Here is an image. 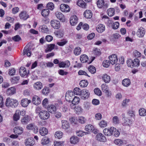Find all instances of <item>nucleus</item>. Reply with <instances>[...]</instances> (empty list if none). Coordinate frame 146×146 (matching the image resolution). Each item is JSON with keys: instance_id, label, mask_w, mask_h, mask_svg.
Wrapping results in <instances>:
<instances>
[{"instance_id": "obj_1", "label": "nucleus", "mask_w": 146, "mask_h": 146, "mask_svg": "<svg viewBox=\"0 0 146 146\" xmlns=\"http://www.w3.org/2000/svg\"><path fill=\"white\" fill-rule=\"evenodd\" d=\"M39 108H37L36 109V112L39 113V116L40 119L43 120H46L50 117L49 113L46 111H40Z\"/></svg>"}, {"instance_id": "obj_2", "label": "nucleus", "mask_w": 146, "mask_h": 146, "mask_svg": "<svg viewBox=\"0 0 146 146\" xmlns=\"http://www.w3.org/2000/svg\"><path fill=\"white\" fill-rule=\"evenodd\" d=\"M18 104V101L16 100L10 98H7L6 100L5 105L7 107L15 108L17 106Z\"/></svg>"}, {"instance_id": "obj_3", "label": "nucleus", "mask_w": 146, "mask_h": 146, "mask_svg": "<svg viewBox=\"0 0 146 146\" xmlns=\"http://www.w3.org/2000/svg\"><path fill=\"white\" fill-rule=\"evenodd\" d=\"M97 5L99 8H101L103 7L106 8L108 7L109 5L107 2H104V0H98Z\"/></svg>"}, {"instance_id": "obj_4", "label": "nucleus", "mask_w": 146, "mask_h": 146, "mask_svg": "<svg viewBox=\"0 0 146 146\" xmlns=\"http://www.w3.org/2000/svg\"><path fill=\"white\" fill-rule=\"evenodd\" d=\"M24 144L26 146H33L35 144L33 138L29 137L26 139L25 140Z\"/></svg>"}, {"instance_id": "obj_5", "label": "nucleus", "mask_w": 146, "mask_h": 146, "mask_svg": "<svg viewBox=\"0 0 146 146\" xmlns=\"http://www.w3.org/2000/svg\"><path fill=\"white\" fill-rule=\"evenodd\" d=\"M74 96L73 92L71 91H68L66 94L65 99L67 101L72 102Z\"/></svg>"}, {"instance_id": "obj_6", "label": "nucleus", "mask_w": 146, "mask_h": 146, "mask_svg": "<svg viewBox=\"0 0 146 146\" xmlns=\"http://www.w3.org/2000/svg\"><path fill=\"white\" fill-rule=\"evenodd\" d=\"M89 95V91L86 89H84L82 91L80 96L82 99L85 100L88 98Z\"/></svg>"}, {"instance_id": "obj_7", "label": "nucleus", "mask_w": 146, "mask_h": 146, "mask_svg": "<svg viewBox=\"0 0 146 146\" xmlns=\"http://www.w3.org/2000/svg\"><path fill=\"white\" fill-rule=\"evenodd\" d=\"M51 26L55 29H58L60 26V22L56 20H52L50 22Z\"/></svg>"}, {"instance_id": "obj_8", "label": "nucleus", "mask_w": 146, "mask_h": 146, "mask_svg": "<svg viewBox=\"0 0 146 146\" xmlns=\"http://www.w3.org/2000/svg\"><path fill=\"white\" fill-rule=\"evenodd\" d=\"M19 17L21 19L25 20L29 18V16L25 11H22L19 14Z\"/></svg>"}, {"instance_id": "obj_9", "label": "nucleus", "mask_w": 146, "mask_h": 146, "mask_svg": "<svg viewBox=\"0 0 146 146\" xmlns=\"http://www.w3.org/2000/svg\"><path fill=\"white\" fill-rule=\"evenodd\" d=\"M109 58L111 64L112 65L115 64L117 62L118 60L117 56L115 54H113L109 56Z\"/></svg>"}, {"instance_id": "obj_10", "label": "nucleus", "mask_w": 146, "mask_h": 146, "mask_svg": "<svg viewBox=\"0 0 146 146\" xmlns=\"http://www.w3.org/2000/svg\"><path fill=\"white\" fill-rule=\"evenodd\" d=\"M145 33V31L144 28L142 27H140L139 28L137 32V36L139 38L143 37Z\"/></svg>"}, {"instance_id": "obj_11", "label": "nucleus", "mask_w": 146, "mask_h": 146, "mask_svg": "<svg viewBox=\"0 0 146 146\" xmlns=\"http://www.w3.org/2000/svg\"><path fill=\"white\" fill-rule=\"evenodd\" d=\"M78 22V18L75 15L71 16L70 19V23L71 25L74 26L76 25Z\"/></svg>"}, {"instance_id": "obj_12", "label": "nucleus", "mask_w": 146, "mask_h": 146, "mask_svg": "<svg viewBox=\"0 0 146 146\" xmlns=\"http://www.w3.org/2000/svg\"><path fill=\"white\" fill-rule=\"evenodd\" d=\"M109 26H111L112 28L114 29H117L119 26V23L118 22H116L114 23H112L111 21L109 20L107 23Z\"/></svg>"}, {"instance_id": "obj_13", "label": "nucleus", "mask_w": 146, "mask_h": 146, "mask_svg": "<svg viewBox=\"0 0 146 146\" xmlns=\"http://www.w3.org/2000/svg\"><path fill=\"white\" fill-rule=\"evenodd\" d=\"M101 88L102 91L106 93L108 96H110L111 94H110L109 91V88L107 85L105 84H102Z\"/></svg>"}, {"instance_id": "obj_14", "label": "nucleus", "mask_w": 146, "mask_h": 146, "mask_svg": "<svg viewBox=\"0 0 146 146\" xmlns=\"http://www.w3.org/2000/svg\"><path fill=\"white\" fill-rule=\"evenodd\" d=\"M122 125L124 126H129L132 123V121L127 117H123Z\"/></svg>"}, {"instance_id": "obj_15", "label": "nucleus", "mask_w": 146, "mask_h": 146, "mask_svg": "<svg viewBox=\"0 0 146 146\" xmlns=\"http://www.w3.org/2000/svg\"><path fill=\"white\" fill-rule=\"evenodd\" d=\"M60 8L62 12H67L70 10L69 6L64 4H62L60 5Z\"/></svg>"}, {"instance_id": "obj_16", "label": "nucleus", "mask_w": 146, "mask_h": 146, "mask_svg": "<svg viewBox=\"0 0 146 146\" xmlns=\"http://www.w3.org/2000/svg\"><path fill=\"white\" fill-rule=\"evenodd\" d=\"M55 15L57 18L62 22L65 21V17L64 15L61 12H56L55 13Z\"/></svg>"}, {"instance_id": "obj_17", "label": "nucleus", "mask_w": 146, "mask_h": 146, "mask_svg": "<svg viewBox=\"0 0 146 146\" xmlns=\"http://www.w3.org/2000/svg\"><path fill=\"white\" fill-rule=\"evenodd\" d=\"M96 138L97 140L100 141L104 142L106 140L105 137L101 133L97 134Z\"/></svg>"}, {"instance_id": "obj_18", "label": "nucleus", "mask_w": 146, "mask_h": 146, "mask_svg": "<svg viewBox=\"0 0 146 146\" xmlns=\"http://www.w3.org/2000/svg\"><path fill=\"white\" fill-rule=\"evenodd\" d=\"M32 102L34 104L38 105L40 103L41 101L39 97L35 96L33 98Z\"/></svg>"}, {"instance_id": "obj_19", "label": "nucleus", "mask_w": 146, "mask_h": 146, "mask_svg": "<svg viewBox=\"0 0 146 146\" xmlns=\"http://www.w3.org/2000/svg\"><path fill=\"white\" fill-rule=\"evenodd\" d=\"M59 66L60 68H68L70 65V62L66 61L65 62H62L59 63Z\"/></svg>"}, {"instance_id": "obj_20", "label": "nucleus", "mask_w": 146, "mask_h": 146, "mask_svg": "<svg viewBox=\"0 0 146 146\" xmlns=\"http://www.w3.org/2000/svg\"><path fill=\"white\" fill-rule=\"evenodd\" d=\"M62 129H67L69 128L70 126V124L66 120H62Z\"/></svg>"}, {"instance_id": "obj_21", "label": "nucleus", "mask_w": 146, "mask_h": 146, "mask_svg": "<svg viewBox=\"0 0 146 146\" xmlns=\"http://www.w3.org/2000/svg\"><path fill=\"white\" fill-rule=\"evenodd\" d=\"M112 128L111 127L109 128H105L103 130V133L104 135L106 136H110L112 135V130H111Z\"/></svg>"}, {"instance_id": "obj_22", "label": "nucleus", "mask_w": 146, "mask_h": 146, "mask_svg": "<svg viewBox=\"0 0 146 146\" xmlns=\"http://www.w3.org/2000/svg\"><path fill=\"white\" fill-rule=\"evenodd\" d=\"M84 15L87 19H90L92 16V13L91 11L87 10L84 11Z\"/></svg>"}, {"instance_id": "obj_23", "label": "nucleus", "mask_w": 146, "mask_h": 146, "mask_svg": "<svg viewBox=\"0 0 146 146\" xmlns=\"http://www.w3.org/2000/svg\"><path fill=\"white\" fill-rule=\"evenodd\" d=\"M19 72L20 75L22 77H24L27 75L28 73L27 72L26 69L23 67H21L19 70Z\"/></svg>"}, {"instance_id": "obj_24", "label": "nucleus", "mask_w": 146, "mask_h": 146, "mask_svg": "<svg viewBox=\"0 0 146 146\" xmlns=\"http://www.w3.org/2000/svg\"><path fill=\"white\" fill-rule=\"evenodd\" d=\"M33 86L34 88L36 90H40L42 87V84L40 82H38L34 83Z\"/></svg>"}, {"instance_id": "obj_25", "label": "nucleus", "mask_w": 146, "mask_h": 146, "mask_svg": "<svg viewBox=\"0 0 146 146\" xmlns=\"http://www.w3.org/2000/svg\"><path fill=\"white\" fill-rule=\"evenodd\" d=\"M105 29V26L102 24H99L96 27V30L99 33L103 32Z\"/></svg>"}, {"instance_id": "obj_26", "label": "nucleus", "mask_w": 146, "mask_h": 146, "mask_svg": "<svg viewBox=\"0 0 146 146\" xmlns=\"http://www.w3.org/2000/svg\"><path fill=\"white\" fill-rule=\"evenodd\" d=\"M70 140L71 144H76L78 142L79 139L77 137L73 136L71 137Z\"/></svg>"}, {"instance_id": "obj_27", "label": "nucleus", "mask_w": 146, "mask_h": 146, "mask_svg": "<svg viewBox=\"0 0 146 146\" xmlns=\"http://www.w3.org/2000/svg\"><path fill=\"white\" fill-rule=\"evenodd\" d=\"M30 102V100H28L27 98H25L22 99L21 100V104L22 106L23 107H25L28 106Z\"/></svg>"}, {"instance_id": "obj_28", "label": "nucleus", "mask_w": 146, "mask_h": 146, "mask_svg": "<svg viewBox=\"0 0 146 146\" xmlns=\"http://www.w3.org/2000/svg\"><path fill=\"white\" fill-rule=\"evenodd\" d=\"M122 83L124 86L127 87L130 85L131 81L129 79L125 78L122 80Z\"/></svg>"}, {"instance_id": "obj_29", "label": "nucleus", "mask_w": 146, "mask_h": 146, "mask_svg": "<svg viewBox=\"0 0 146 146\" xmlns=\"http://www.w3.org/2000/svg\"><path fill=\"white\" fill-rule=\"evenodd\" d=\"M30 120V117L28 115H26L21 119V121L23 124H26Z\"/></svg>"}, {"instance_id": "obj_30", "label": "nucleus", "mask_w": 146, "mask_h": 146, "mask_svg": "<svg viewBox=\"0 0 146 146\" xmlns=\"http://www.w3.org/2000/svg\"><path fill=\"white\" fill-rule=\"evenodd\" d=\"M39 133L40 135L44 136L47 134L48 130L44 127H41L40 129Z\"/></svg>"}, {"instance_id": "obj_31", "label": "nucleus", "mask_w": 146, "mask_h": 146, "mask_svg": "<svg viewBox=\"0 0 146 146\" xmlns=\"http://www.w3.org/2000/svg\"><path fill=\"white\" fill-rule=\"evenodd\" d=\"M80 60L82 63H84L87 62L88 58L86 55L82 54L80 56Z\"/></svg>"}, {"instance_id": "obj_32", "label": "nucleus", "mask_w": 146, "mask_h": 146, "mask_svg": "<svg viewBox=\"0 0 146 146\" xmlns=\"http://www.w3.org/2000/svg\"><path fill=\"white\" fill-rule=\"evenodd\" d=\"M85 129L86 131L90 132L93 131L94 130V128L92 125L89 124L85 126Z\"/></svg>"}, {"instance_id": "obj_33", "label": "nucleus", "mask_w": 146, "mask_h": 146, "mask_svg": "<svg viewBox=\"0 0 146 146\" xmlns=\"http://www.w3.org/2000/svg\"><path fill=\"white\" fill-rule=\"evenodd\" d=\"M23 128L21 127H16L14 129V133L16 134H20L23 132Z\"/></svg>"}, {"instance_id": "obj_34", "label": "nucleus", "mask_w": 146, "mask_h": 146, "mask_svg": "<svg viewBox=\"0 0 146 146\" xmlns=\"http://www.w3.org/2000/svg\"><path fill=\"white\" fill-rule=\"evenodd\" d=\"M26 54H27V55L28 56H29L31 55V52L29 48L27 46H26L25 47L23 53V55H25Z\"/></svg>"}, {"instance_id": "obj_35", "label": "nucleus", "mask_w": 146, "mask_h": 146, "mask_svg": "<svg viewBox=\"0 0 146 146\" xmlns=\"http://www.w3.org/2000/svg\"><path fill=\"white\" fill-rule=\"evenodd\" d=\"M55 45L53 44H50L48 45L47 47L45 50V52L47 53L48 52L51 51L54 48Z\"/></svg>"}, {"instance_id": "obj_36", "label": "nucleus", "mask_w": 146, "mask_h": 146, "mask_svg": "<svg viewBox=\"0 0 146 146\" xmlns=\"http://www.w3.org/2000/svg\"><path fill=\"white\" fill-rule=\"evenodd\" d=\"M77 4L82 8H85L86 6V3L82 0H79L77 2Z\"/></svg>"}, {"instance_id": "obj_37", "label": "nucleus", "mask_w": 146, "mask_h": 146, "mask_svg": "<svg viewBox=\"0 0 146 146\" xmlns=\"http://www.w3.org/2000/svg\"><path fill=\"white\" fill-rule=\"evenodd\" d=\"M20 77L16 76L13 77L11 79V83L13 84H17L19 81Z\"/></svg>"}, {"instance_id": "obj_38", "label": "nucleus", "mask_w": 146, "mask_h": 146, "mask_svg": "<svg viewBox=\"0 0 146 146\" xmlns=\"http://www.w3.org/2000/svg\"><path fill=\"white\" fill-rule=\"evenodd\" d=\"M50 11L48 9H45L43 10L41 12L42 16L44 17H46L49 14Z\"/></svg>"}, {"instance_id": "obj_39", "label": "nucleus", "mask_w": 146, "mask_h": 146, "mask_svg": "<svg viewBox=\"0 0 146 146\" xmlns=\"http://www.w3.org/2000/svg\"><path fill=\"white\" fill-rule=\"evenodd\" d=\"M15 89L14 87H12L8 89L7 93L9 95H12L15 93Z\"/></svg>"}, {"instance_id": "obj_40", "label": "nucleus", "mask_w": 146, "mask_h": 146, "mask_svg": "<svg viewBox=\"0 0 146 146\" xmlns=\"http://www.w3.org/2000/svg\"><path fill=\"white\" fill-rule=\"evenodd\" d=\"M47 109L48 111L52 113H54L56 110V108L53 105L48 106Z\"/></svg>"}, {"instance_id": "obj_41", "label": "nucleus", "mask_w": 146, "mask_h": 146, "mask_svg": "<svg viewBox=\"0 0 146 146\" xmlns=\"http://www.w3.org/2000/svg\"><path fill=\"white\" fill-rule=\"evenodd\" d=\"M111 130H112V135H113L114 136L117 137L119 136L120 133L118 130L113 127L112 129H111Z\"/></svg>"}, {"instance_id": "obj_42", "label": "nucleus", "mask_w": 146, "mask_h": 146, "mask_svg": "<svg viewBox=\"0 0 146 146\" xmlns=\"http://www.w3.org/2000/svg\"><path fill=\"white\" fill-rule=\"evenodd\" d=\"M102 78L104 82L106 83H109L111 80L110 76L106 74L104 75L102 77Z\"/></svg>"}, {"instance_id": "obj_43", "label": "nucleus", "mask_w": 146, "mask_h": 146, "mask_svg": "<svg viewBox=\"0 0 146 146\" xmlns=\"http://www.w3.org/2000/svg\"><path fill=\"white\" fill-rule=\"evenodd\" d=\"M40 30L43 33H46L48 31V29L47 26L45 25H43L39 27Z\"/></svg>"}, {"instance_id": "obj_44", "label": "nucleus", "mask_w": 146, "mask_h": 146, "mask_svg": "<svg viewBox=\"0 0 146 146\" xmlns=\"http://www.w3.org/2000/svg\"><path fill=\"white\" fill-rule=\"evenodd\" d=\"M115 10L113 8L108 9L107 11L108 15L110 17L113 16L115 14Z\"/></svg>"}, {"instance_id": "obj_45", "label": "nucleus", "mask_w": 146, "mask_h": 146, "mask_svg": "<svg viewBox=\"0 0 146 146\" xmlns=\"http://www.w3.org/2000/svg\"><path fill=\"white\" fill-rule=\"evenodd\" d=\"M81 50L80 47H76L74 50V53L75 55H78L81 53Z\"/></svg>"}, {"instance_id": "obj_46", "label": "nucleus", "mask_w": 146, "mask_h": 146, "mask_svg": "<svg viewBox=\"0 0 146 146\" xmlns=\"http://www.w3.org/2000/svg\"><path fill=\"white\" fill-rule=\"evenodd\" d=\"M49 142V138L46 137H44L41 140V143L42 145H46L48 144Z\"/></svg>"}, {"instance_id": "obj_47", "label": "nucleus", "mask_w": 146, "mask_h": 146, "mask_svg": "<svg viewBox=\"0 0 146 146\" xmlns=\"http://www.w3.org/2000/svg\"><path fill=\"white\" fill-rule=\"evenodd\" d=\"M139 113L141 116H144L146 115V110L143 108H141L139 110Z\"/></svg>"}, {"instance_id": "obj_48", "label": "nucleus", "mask_w": 146, "mask_h": 146, "mask_svg": "<svg viewBox=\"0 0 146 146\" xmlns=\"http://www.w3.org/2000/svg\"><path fill=\"white\" fill-rule=\"evenodd\" d=\"M88 82L87 80H82L80 81L79 84L82 87H85L87 86Z\"/></svg>"}, {"instance_id": "obj_49", "label": "nucleus", "mask_w": 146, "mask_h": 146, "mask_svg": "<svg viewBox=\"0 0 146 146\" xmlns=\"http://www.w3.org/2000/svg\"><path fill=\"white\" fill-rule=\"evenodd\" d=\"M82 91L79 88L76 87L74 90V93L76 95H80L81 94Z\"/></svg>"}, {"instance_id": "obj_50", "label": "nucleus", "mask_w": 146, "mask_h": 146, "mask_svg": "<svg viewBox=\"0 0 146 146\" xmlns=\"http://www.w3.org/2000/svg\"><path fill=\"white\" fill-rule=\"evenodd\" d=\"M80 98L78 97H75L72 100V102L74 105L78 104L80 101Z\"/></svg>"}, {"instance_id": "obj_51", "label": "nucleus", "mask_w": 146, "mask_h": 146, "mask_svg": "<svg viewBox=\"0 0 146 146\" xmlns=\"http://www.w3.org/2000/svg\"><path fill=\"white\" fill-rule=\"evenodd\" d=\"M89 71L92 74L95 73L96 71V68L93 66H90L88 68Z\"/></svg>"}, {"instance_id": "obj_52", "label": "nucleus", "mask_w": 146, "mask_h": 146, "mask_svg": "<svg viewBox=\"0 0 146 146\" xmlns=\"http://www.w3.org/2000/svg\"><path fill=\"white\" fill-rule=\"evenodd\" d=\"M47 7L48 9L51 10H52L54 7V4L52 2L48 3L47 4Z\"/></svg>"}, {"instance_id": "obj_53", "label": "nucleus", "mask_w": 146, "mask_h": 146, "mask_svg": "<svg viewBox=\"0 0 146 146\" xmlns=\"http://www.w3.org/2000/svg\"><path fill=\"white\" fill-rule=\"evenodd\" d=\"M99 124L100 127H104L107 126V123L106 121L103 120L99 123Z\"/></svg>"}, {"instance_id": "obj_54", "label": "nucleus", "mask_w": 146, "mask_h": 146, "mask_svg": "<svg viewBox=\"0 0 146 146\" xmlns=\"http://www.w3.org/2000/svg\"><path fill=\"white\" fill-rule=\"evenodd\" d=\"M67 42V41L66 40H62L60 42H58L57 44L59 46H62L65 45Z\"/></svg>"}, {"instance_id": "obj_55", "label": "nucleus", "mask_w": 146, "mask_h": 146, "mask_svg": "<svg viewBox=\"0 0 146 146\" xmlns=\"http://www.w3.org/2000/svg\"><path fill=\"white\" fill-rule=\"evenodd\" d=\"M133 67L138 66L139 65V60L137 58L133 60Z\"/></svg>"}, {"instance_id": "obj_56", "label": "nucleus", "mask_w": 146, "mask_h": 146, "mask_svg": "<svg viewBox=\"0 0 146 146\" xmlns=\"http://www.w3.org/2000/svg\"><path fill=\"white\" fill-rule=\"evenodd\" d=\"M114 143L116 145H120L123 144V142L121 140L117 139L114 140Z\"/></svg>"}, {"instance_id": "obj_57", "label": "nucleus", "mask_w": 146, "mask_h": 146, "mask_svg": "<svg viewBox=\"0 0 146 146\" xmlns=\"http://www.w3.org/2000/svg\"><path fill=\"white\" fill-rule=\"evenodd\" d=\"M110 64L111 63L109 60H105L103 62V65L104 67L108 68Z\"/></svg>"}, {"instance_id": "obj_58", "label": "nucleus", "mask_w": 146, "mask_h": 146, "mask_svg": "<svg viewBox=\"0 0 146 146\" xmlns=\"http://www.w3.org/2000/svg\"><path fill=\"white\" fill-rule=\"evenodd\" d=\"M55 137L58 139L61 138L62 135V133L61 131H57L55 133Z\"/></svg>"}, {"instance_id": "obj_59", "label": "nucleus", "mask_w": 146, "mask_h": 146, "mask_svg": "<svg viewBox=\"0 0 146 146\" xmlns=\"http://www.w3.org/2000/svg\"><path fill=\"white\" fill-rule=\"evenodd\" d=\"M112 121L113 123L115 124H118L119 123V118L116 116H115L113 118Z\"/></svg>"}, {"instance_id": "obj_60", "label": "nucleus", "mask_w": 146, "mask_h": 146, "mask_svg": "<svg viewBox=\"0 0 146 146\" xmlns=\"http://www.w3.org/2000/svg\"><path fill=\"white\" fill-rule=\"evenodd\" d=\"M127 65L129 67H130L131 68H133V60L131 59H129L127 60Z\"/></svg>"}, {"instance_id": "obj_61", "label": "nucleus", "mask_w": 146, "mask_h": 146, "mask_svg": "<svg viewBox=\"0 0 146 146\" xmlns=\"http://www.w3.org/2000/svg\"><path fill=\"white\" fill-rule=\"evenodd\" d=\"M64 142L55 141L54 142V146H63Z\"/></svg>"}, {"instance_id": "obj_62", "label": "nucleus", "mask_w": 146, "mask_h": 146, "mask_svg": "<svg viewBox=\"0 0 146 146\" xmlns=\"http://www.w3.org/2000/svg\"><path fill=\"white\" fill-rule=\"evenodd\" d=\"M93 52L95 55L97 56H99L101 54L100 50L97 48H96L94 49Z\"/></svg>"}, {"instance_id": "obj_63", "label": "nucleus", "mask_w": 146, "mask_h": 146, "mask_svg": "<svg viewBox=\"0 0 146 146\" xmlns=\"http://www.w3.org/2000/svg\"><path fill=\"white\" fill-rule=\"evenodd\" d=\"M48 104V100L47 98H45L43 101L42 104L45 108H46Z\"/></svg>"}, {"instance_id": "obj_64", "label": "nucleus", "mask_w": 146, "mask_h": 146, "mask_svg": "<svg viewBox=\"0 0 146 146\" xmlns=\"http://www.w3.org/2000/svg\"><path fill=\"white\" fill-rule=\"evenodd\" d=\"M95 93L99 96L101 95L102 92L101 90L98 88H95L94 90Z\"/></svg>"}]
</instances>
